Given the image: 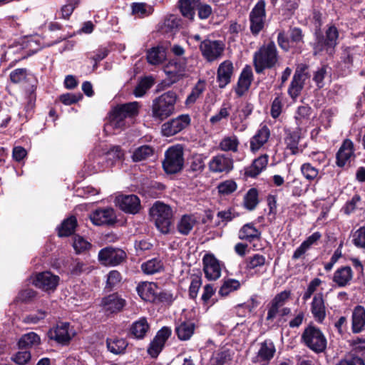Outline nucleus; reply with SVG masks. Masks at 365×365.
<instances>
[{
  "mask_svg": "<svg viewBox=\"0 0 365 365\" xmlns=\"http://www.w3.org/2000/svg\"><path fill=\"white\" fill-rule=\"evenodd\" d=\"M138 110L139 103L136 101L115 108L110 113L109 123L106 125L105 130L125 128L132 123L133 118L138 114Z\"/></svg>",
  "mask_w": 365,
  "mask_h": 365,
  "instance_id": "f257e3e1",
  "label": "nucleus"
},
{
  "mask_svg": "<svg viewBox=\"0 0 365 365\" xmlns=\"http://www.w3.org/2000/svg\"><path fill=\"white\" fill-rule=\"evenodd\" d=\"M279 55L276 45L271 41L263 44L253 57L256 73H261L267 68H274L278 63Z\"/></svg>",
  "mask_w": 365,
  "mask_h": 365,
  "instance_id": "f03ea898",
  "label": "nucleus"
},
{
  "mask_svg": "<svg viewBox=\"0 0 365 365\" xmlns=\"http://www.w3.org/2000/svg\"><path fill=\"white\" fill-rule=\"evenodd\" d=\"M150 215L157 229L163 234H168L173 225L172 208L163 202H156L150 209Z\"/></svg>",
  "mask_w": 365,
  "mask_h": 365,
  "instance_id": "7ed1b4c3",
  "label": "nucleus"
},
{
  "mask_svg": "<svg viewBox=\"0 0 365 365\" xmlns=\"http://www.w3.org/2000/svg\"><path fill=\"white\" fill-rule=\"evenodd\" d=\"M339 31L336 26H330L325 32V36L318 31L315 33V42L313 45L314 54L321 55L325 53L332 55L338 44Z\"/></svg>",
  "mask_w": 365,
  "mask_h": 365,
  "instance_id": "20e7f679",
  "label": "nucleus"
},
{
  "mask_svg": "<svg viewBox=\"0 0 365 365\" xmlns=\"http://www.w3.org/2000/svg\"><path fill=\"white\" fill-rule=\"evenodd\" d=\"M176 101L177 94L172 91H168L155 98L152 106L153 117L160 120L168 118L175 110Z\"/></svg>",
  "mask_w": 365,
  "mask_h": 365,
  "instance_id": "39448f33",
  "label": "nucleus"
},
{
  "mask_svg": "<svg viewBox=\"0 0 365 365\" xmlns=\"http://www.w3.org/2000/svg\"><path fill=\"white\" fill-rule=\"evenodd\" d=\"M302 342L315 353H322L327 348V339L321 329L315 326L309 325L302 334Z\"/></svg>",
  "mask_w": 365,
  "mask_h": 365,
  "instance_id": "423d86ee",
  "label": "nucleus"
},
{
  "mask_svg": "<svg viewBox=\"0 0 365 365\" xmlns=\"http://www.w3.org/2000/svg\"><path fill=\"white\" fill-rule=\"evenodd\" d=\"M183 164V150L181 146H172L166 150L163 167L167 173H177L182 170Z\"/></svg>",
  "mask_w": 365,
  "mask_h": 365,
  "instance_id": "0eeeda50",
  "label": "nucleus"
},
{
  "mask_svg": "<svg viewBox=\"0 0 365 365\" xmlns=\"http://www.w3.org/2000/svg\"><path fill=\"white\" fill-rule=\"evenodd\" d=\"M265 6V1L259 0L250 14V30L254 35H257L264 28L266 17Z\"/></svg>",
  "mask_w": 365,
  "mask_h": 365,
  "instance_id": "6e6552de",
  "label": "nucleus"
},
{
  "mask_svg": "<svg viewBox=\"0 0 365 365\" xmlns=\"http://www.w3.org/2000/svg\"><path fill=\"white\" fill-rule=\"evenodd\" d=\"M98 260L105 266H117L126 258V253L121 249L106 247L98 252Z\"/></svg>",
  "mask_w": 365,
  "mask_h": 365,
  "instance_id": "1a4fd4ad",
  "label": "nucleus"
},
{
  "mask_svg": "<svg viewBox=\"0 0 365 365\" xmlns=\"http://www.w3.org/2000/svg\"><path fill=\"white\" fill-rule=\"evenodd\" d=\"M190 121L189 115H180L163 123L161 127V133L166 137L173 136L187 128L190 124Z\"/></svg>",
  "mask_w": 365,
  "mask_h": 365,
  "instance_id": "9d476101",
  "label": "nucleus"
},
{
  "mask_svg": "<svg viewBox=\"0 0 365 365\" xmlns=\"http://www.w3.org/2000/svg\"><path fill=\"white\" fill-rule=\"evenodd\" d=\"M257 346V351L255 356L252 357V361L260 365H268L276 352L274 342L271 339H265L264 341L259 343Z\"/></svg>",
  "mask_w": 365,
  "mask_h": 365,
  "instance_id": "9b49d317",
  "label": "nucleus"
},
{
  "mask_svg": "<svg viewBox=\"0 0 365 365\" xmlns=\"http://www.w3.org/2000/svg\"><path fill=\"white\" fill-rule=\"evenodd\" d=\"M200 50L202 56L207 61L212 62L222 56L224 44L220 41L205 39L200 43Z\"/></svg>",
  "mask_w": 365,
  "mask_h": 365,
  "instance_id": "f8f14e48",
  "label": "nucleus"
},
{
  "mask_svg": "<svg viewBox=\"0 0 365 365\" xmlns=\"http://www.w3.org/2000/svg\"><path fill=\"white\" fill-rule=\"evenodd\" d=\"M125 304V300L118 293H113L103 297L101 302L102 310L106 315L120 312Z\"/></svg>",
  "mask_w": 365,
  "mask_h": 365,
  "instance_id": "ddd939ff",
  "label": "nucleus"
},
{
  "mask_svg": "<svg viewBox=\"0 0 365 365\" xmlns=\"http://www.w3.org/2000/svg\"><path fill=\"white\" fill-rule=\"evenodd\" d=\"M90 219L97 226L112 225L116 222V215L111 207L100 208L91 213Z\"/></svg>",
  "mask_w": 365,
  "mask_h": 365,
  "instance_id": "4468645a",
  "label": "nucleus"
},
{
  "mask_svg": "<svg viewBox=\"0 0 365 365\" xmlns=\"http://www.w3.org/2000/svg\"><path fill=\"white\" fill-rule=\"evenodd\" d=\"M58 276L52 274L51 272H43L38 273L34 279V284L46 292H53L59 282Z\"/></svg>",
  "mask_w": 365,
  "mask_h": 365,
  "instance_id": "2eb2a0df",
  "label": "nucleus"
},
{
  "mask_svg": "<svg viewBox=\"0 0 365 365\" xmlns=\"http://www.w3.org/2000/svg\"><path fill=\"white\" fill-rule=\"evenodd\" d=\"M171 335V329L167 327H163L160 329L154 339L151 341L149 347L148 348V354L153 357H157L163 348L164 347L165 341Z\"/></svg>",
  "mask_w": 365,
  "mask_h": 365,
  "instance_id": "dca6fc26",
  "label": "nucleus"
},
{
  "mask_svg": "<svg viewBox=\"0 0 365 365\" xmlns=\"http://www.w3.org/2000/svg\"><path fill=\"white\" fill-rule=\"evenodd\" d=\"M208 166L212 173H228L233 169V159L225 154H217L211 158Z\"/></svg>",
  "mask_w": 365,
  "mask_h": 365,
  "instance_id": "f3484780",
  "label": "nucleus"
},
{
  "mask_svg": "<svg viewBox=\"0 0 365 365\" xmlns=\"http://www.w3.org/2000/svg\"><path fill=\"white\" fill-rule=\"evenodd\" d=\"M291 296L290 291H282L276 294L268 305L267 315L266 319L272 321L279 313L282 308L289 299Z\"/></svg>",
  "mask_w": 365,
  "mask_h": 365,
  "instance_id": "a211bd4d",
  "label": "nucleus"
},
{
  "mask_svg": "<svg viewBox=\"0 0 365 365\" xmlns=\"http://www.w3.org/2000/svg\"><path fill=\"white\" fill-rule=\"evenodd\" d=\"M203 271L208 280H216L221 275V265L212 254H206L202 258Z\"/></svg>",
  "mask_w": 365,
  "mask_h": 365,
  "instance_id": "6ab92c4d",
  "label": "nucleus"
},
{
  "mask_svg": "<svg viewBox=\"0 0 365 365\" xmlns=\"http://www.w3.org/2000/svg\"><path fill=\"white\" fill-rule=\"evenodd\" d=\"M120 209L127 213L135 214L140 209V201L135 195H120L115 198Z\"/></svg>",
  "mask_w": 365,
  "mask_h": 365,
  "instance_id": "aec40b11",
  "label": "nucleus"
},
{
  "mask_svg": "<svg viewBox=\"0 0 365 365\" xmlns=\"http://www.w3.org/2000/svg\"><path fill=\"white\" fill-rule=\"evenodd\" d=\"M310 311L317 322L322 323L324 322L327 316V308L323 293H317L313 297Z\"/></svg>",
  "mask_w": 365,
  "mask_h": 365,
  "instance_id": "412c9836",
  "label": "nucleus"
},
{
  "mask_svg": "<svg viewBox=\"0 0 365 365\" xmlns=\"http://www.w3.org/2000/svg\"><path fill=\"white\" fill-rule=\"evenodd\" d=\"M305 68L306 67L304 66L300 69L298 68L296 70L288 88V93L294 100L299 96L304 88V81L307 78V75L304 72Z\"/></svg>",
  "mask_w": 365,
  "mask_h": 365,
  "instance_id": "4be33fe9",
  "label": "nucleus"
},
{
  "mask_svg": "<svg viewBox=\"0 0 365 365\" xmlns=\"http://www.w3.org/2000/svg\"><path fill=\"white\" fill-rule=\"evenodd\" d=\"M354 144L349 139L345 140L336 153V165L339 167H344L346 163H350L351 158H354Z\"/></svg>",
  "mask_w": 365,
  "mask_h": 365,
  "instance_id": "5701e85b",
  "label": "nucleus"
},
{
  "mask_svg": "<svg viewBox=\"0 0 365 365\" xmlns=\"http://www.w3.org/2000/svg\"><path fill=\"white\" fill-rule=\"evenodd\" d=\"M159 290V287L154 282H144L137 287L138 294L141 299L150 302H154L157 300Z\"/></svg>",
  "mask_w": 365,
  "mask_h": 365,
  "instance_id": "b1692460",
  "label": "nucleus"
},
{
  "mask_svg": "<svg viewBox=\"0 0 365 365\" xmlns=\"http://www.w3.org/2000/svg\"><path fill=\"white\" fill-rule=\"evenodd\" d=\"M68 329L69 323L60 322L57 324L56 327L49 330L48 336L51 339H53L58 343L66 344L71 339Z\"/></svg>",
  "mask_w": 365,
  "mask_h": 365,
  "instance_id": "393cba45",
  "label": "nucleus"
},
{
  "mask_svg": "<svg viewBox=\"0 0 365 365\" xmlns=\"http://www.w3.org/2000/svg\"><path fill=\"white\" fill-rule=\"evenodd\" d=\"M233 71V63L230 61L227 60L220 64L217 74L220 88H223L230 83Z\"/></svg>",
  "mask_w": 365,
  "mask_h": 365,
  "instance_id": "a878e982",
  "label": "nucleus"
},
{
  "mask_svg": "<svg viewBox=\"0 0 365 365\" xmlns=\"http://www.w3.org/2000/svg\"><path fill=\"white\" fill-rule=\"evenodd\" d=\"M270 130L266 125H262L250 140V150L252 152L259 150L269 140Z\"/></svg>",
  "mask_w": 365,
  "mask_h": 365,
  "instance_id": "bb28decb",
  "label": "nucleus"
},
{
  "mask_svg": "<svg viewBox=\"0 0 365 365\" xmlns=\"http://www.w3.org/2000/svg\"><path fill=\"white\" fill-rule=\"evenodd\" d=\"M150 331V325L145 317L135 321L129 329V334L134 339H143Z\"/></svg>",
  "mask_w": 365,
  "mask_h": 365,
  "instance_id": "cd10ccee",
  "label": "nucleus"
},
{
  "mask_svg": "<svg viewBox=\"0 0 365 365\" xmlns=\"http://www.w3.org/2000/svg\"><path fill=\"white\" fill-rule=\"evenodd\" d=\"M365 328V308L361 305L356 306L351 314V330L354 334L361 332Z\"/></svg>",
  "mask_w": 365,
  "mask_h": 365,
  "instance_id": "c85d7f7f",
  "label": "nucleus"
},
{
  "mask_svg": "<svg viewBox=\"0 0 365 365\" xmlns=\"http://www.w3.org/2000/svg\"><path fill=\"white\" fill-rule=\"evenodd\" d=\"M322 237V235L319 232H314L308 237L299 247L294 252L292 259L294 260L304 257V254L312 247V246L317 244V242Z\"/></svg>",
  "mask_w": 365,
  "mask_h": 365,
  "instance_id": "c756f323",
  "label": "nucleus"
},
{
  "mask_svg": "<svg viewBox=\"0 0 365 365\" xmlns=\"http://www.w3.org/2000/svg\"><path fill=\"white\" fill-rule=\"evenodd\" d=\"M164 71L172 78H179L185 75L186 63L185 59L170 61L165 67Z\"/></svg>",
  "mask_w": 365,
  "mask_h": 365,
  "instance_id": "7c9ffc66",
  "label": "nucleus"
},
{
  "mask_svg": "<svg viewBox=\"0 0 365 365\" xmlns=\"http://www.w3.org/2000/svg\"><path fill=\"white\" fill-rule=\"evenodd\" d=\"M268 158V155L264 154L255 159L250 166L245 168V175L250 178L257 177L267 168Z\"/></svg>",
  "mask_w": 365,
  "mask_h": 365,
  "instance_id": "2f4dec72",
  "label": "nucleus"
},
{
  "mask_svg": "<svg viewBox=\"0 0 365 365\" xmlns=\"http://www.w3.org/2000/svg\"><path fill=\"white\" fill-rule=\"evenodd\" d=\"M353 278V272L350 267L345 266L337 269L333 276V282L339 287L349 284Z\"/></svg>",
  "mask_w": 365,
  "mask_h": 365,
  "instance_id": "473e14b6",
  "label": "nucleus"
},
{
  "mask_svg": "<svg viewBox=\"0 0 365 365\" xmlns=\"http://www.w3.org/2000/svg\"><path fill=\"white\" fill-rule=\"evenodd\" d=\"M252 72L250 68H245L242 70L237 82L235 92L238 96H242L248 91L252 81Z\"/></svg>",
  "mask_w": 365,
  "mask_h": 365,
  "instance_id": "72a5a7b5",
  "label": "nucleus"
},
{
  "mask_svg": "<svg viewBox=\"0 0 365 365\" xmlns=\"http://www.w3.org/2000/svg\"><path fill=\"white\" fill-rule=\"evenodd\" d=\"M261 232L254 226L252 223H247L242 226L238 233L240 240L250 242L259 240Z\"/></svg>",
  "mask_w": 365,
  "mask_h": 365,
  "instance_id": "f704fd0d",
  "label": "nucleus"
},
{
  "mask_svg": "<svg viewBox=\"0 0 365 365\" xmlns=\"http://www.w3.org/2000/svg\"><path fill=\"white\" fill-rule=\"evenodd\" d=\"M166 59L165 49L163 46L153 47L147 51V61L152 65H160Z\"/></svg>",
  "mask_w": 365,
  "mask_h": 365,
  "instance_id": "c9c22d12",
  "label": "nucleus"
},
{
  "mask_svg": "<svg viewBox=\"0 0 365 365\" xmlns=\"http://www.w3.org/2000/svg\"><path fill=\"white\" fill-rule=\"evenodd\" d=\"M128 344L127 341L123 338H108L106 340L108 351L114 354H124Z\"/></svg>",
  "mask_w": 365,
  "mask_h": 365,
  "instance_id": "e433bc0d",
  "label": "nucleus"
},
{
  "mask_svg": "<svg viewBox=\"0 0 365 365\" xmlns=\"http://www.w3.org/2000/svg\"><path fill=\"white\" fill-rule=\"evenodd\" d=\"M240 140L235 135L225 136L220 142L218 148L224 152L236 153L238 151Z\"/></svg>",
  "mask_w": 365,
  "mask_h": 365,
  "instance_id": "4c0bfd02",
  "label": "nucleus"
},
{
  "mask_svg": "<svg viewBox=\"0 0 365 365\" xmlns=\"http://www.w3.org/2000/svg\"><path fill=\"white\" fill-rule=\"evenodd\" d=\"M196 223L195 217L192 215H184L177 224V230L181 235H187Z\"/></svg>",
  "mask_w": 365,
  "mask_h": 365,
  "instance_id": "58836bf2",
  "label": "nucleus"
},
{
  "mask_svg": "<svg viewBox=\"0 0 365 365\" xmlns=\"http://www.w3.org/2000/svg\"><path fill=\"white\" fill-rule=\"evenodd\" d=\"M259 202L258 190L256 188L252 187L250 188L245 195L242 205L246 210L252 211L257 207Z\"/></svg>",
  "mask_w": 365,
  "mask_h": 365,
  "instance_id": "ea45409f",
  "label": "nucleus"
},
{
  "mask_svg": "<svg viewBox=\"0 0 365 365\" xmlns=\"http://www.w3.org/2000/svg\"><path fill=\"white\" fill-rule=\"evenodd\" d=\"M41 339L37 334L29 332L21 336L18 341V346L20 349H29L39 345Z\"/></svg>",
  "mask_w": 365,
  "mask_h": 365,
  "instance_id": "a19ab883",
  "label": "nucleus"
},
{
  "mask_svg": "<svg viewBox=\"0 0 365 365\" xmlns=\"http://www.w3.org/2000/svg\"><path fill=\"white\" fill-rule=\"evenodd\" d=\"M163 269V264L160 259L153 258L143 262L141 269L145 274H154Z\"/></svg>",
  "mask_w": 365,
  "mask_h": 365,
  "instance_id": "79ce46f5",
  "label": "nucleus"
},
{
  "mask_svg": "<svg viewBox=\"0 0 365 365\" xmlns=\"http://www.w3.org/2000/svg\"><path fill=\"white\" fill-rule=\"evenodd\" d=\"M200 0H180V10L183 16L192 19L195 8L199 4Z\"/></svg>",
  "mask_w": 365,
  "mask_h": 365,
  "instance_id": "37998d69",
  "label": "nucleus"
},
{
  "mask_svg": "<svg viewBox=\"0 0 365 365\" xmlns=\"http://www.w3.org/2000/svg\"><path fill=\"white\" fill-rule=\"evenodd\" d=\"M154 153L153 147L148 145H141L137 148L131 156L133 162H140L145 160Z\"/></svg>",
  "mask_w": 365,
  "mask_h": 365,
  "instance_id": "c03bdc74",
  "label": "nucleus"
},
{
  "mask_svg": "<svg viewBox=\"0 0 365 365\" xmlns=\"http://www.w3.org/2000/svg\"><path fill=\"white\" fill-rule=\"evenodd\" d=\"M205 90V83L204 81L199 80L196 85L192 88L190 93L187 96L185 100V105L190 106L194 104L196 101L200 98Z\"/></svg>",
  "mask_w": 365,
  "mask_h": 365,
  "instance_id": "a18cd8bd",
  "label": "nucleus"
},
{
  "mask_svg": "<svg viewBox=\"0 0 365 365\" xmlns=\"http://www.w3.org/2000/svg\"><path fill=\"white\" fill-rule=\"evenodd\" d=\"M77 225V220L75 217H70L66 219L61 224L58 230V235L60 237H68L71 235Z\"/></svg>",
  "mask_w": 365,
  "mask_h": 365,
  "instance_id": "49530a36",
  "label": "nucleus"
},
{
  "mask_svg": "<svg viewBox=\"0 0 365 365\" xmlns=\"http://www.w3.org/2000/svg\"><path fill=\"white\" fill-rule=\"evenodd\" d=\"M266 262L265 257L259 254H255L247 259L246 269L247 270H255L257 272L262 267Z\"/></svg>",
  "mask_w": 365,
  "mask_h": 365,
  "instance_id": "de8ad7c7",
  "label": "nucleus"
},
{
  "mask_svg": "<svg viewBox=\"0 0 365 365\" xmlns=\"http://www.w3.org/2000/svg\"><path fill=\"white\" fill-rule=\"evenodd\" d=\"M194 324L191 322H182L175 329V331L180 340H187L194 332Z\"/></svg>",
  "mask_w": 365,
  "mask_h": 365,
  "instance_id": "09e8293b",
  "label": "nucleus"
},
{
  "mask_svg": "<svg viewBox=\"0 0 365 365\" xmlns=\"http://www.w3.org/2000/svg\"><path fill=\"white\" fill-rule=\"evenodd\" d=\"M299 135L296 132L289 133L284 138V143L286 148L289 150L292 155H296L299 153Z\"/></svg>",
  "mask_w": 365,
  "mask_h": 365,
  "instance_id": "8fccbe9b",
  "label": "nucleus"
},
{
  "mask_svg": "<svg viewBox=\"0 0 365 365\" xmlns=\"http://www.w3.org/2000/svg\"><path fill=\"white\" fill-rule=\"evenodd\" d=\"M301 172L304 177L309 181H318L321 178L319 170L309 163L302 164L301 166Z\"/></svg>",
  "mask_w": 365,
  "mask_h": 365,
  "instance_id": "3c124183",
  "label": "nucleus"
},
{
  "mask_svg": "<svg viewBox=\"0 0 365 365\" xmlns=\"http://www.w3.org/2000/svg\"><path fill=\"white\" fill-rule=\"evenodd\" d=\"M240 287V283L238 280L234 279H228L224 281L221 286L219 294L221 296H227L230 292L237 290Z\"/></svg>",
  "mask_w": 365,
  "mask_h": 365,
  "instance_id": "603ef678",
  "label": "nucleus"
},
{
  "mask_svg": "<svg viewBox=\"0 0 365 365\" xmlns=\"http://www.w3.org/2000/svg\"><path fill=\"white\" fill-rule=\"evenodd\" d=\"M151 7L145 3H133L132 5V12L139 17H144L151 14Z\"/></svg>",
  "mask_w": 365,
  "mask_h": 365,
  "instance_id": "864d4df0",
  "label": "nucleus"
},
{
  "mask_svg": "<svg viewBox=\"0 0 365 365\" xmlns=\"http://www.w3.org/2000/svg\"><path fill=\"white\" fill-rule=\"evenodd\" d=\"M47 314V312L39 309L35 313H32L26 316L24 318L23 322L26 324H37L40 321L45 319Z\"/></svg>",
  "mask_w": 365,
  "mask_h": 365,
  "instance_id": "5fc2aeb1",
  "label": "nucleus"
},
{
  "mask_svg": "<svg viewBox=\"0 0 365 365\" xmlns=\"http://www.w3.org/2000/svg\"><path fill=\"white\" fill-rule=\"evenodd\" d=\"M73 247L76 253H81L88 250L91 247V244L83 237L77 235L74 237Z\"/></svg>",
  "mask_w": 365,
  "mask_h": 365,
  "instance_id": "6e6d98bb",
  "label": "nucleus"
},
{
  "mask_svg": "<svg viewBox=\"0 0 365 365\" xmlns=\"http://www.w3.org/2000/svg\"><path fill=\"white\" fill-rule=\"evenodd\" d=\"M202 285V278L200 276L194 275L192 277L191 283L189 287V295L190 298H196L198 291Z\"/></svg>",
  "mask_w": 365,
  "mask_h": 365,
  "instance_id": "4d7b16f0",
  "label": "nucleus"
},
{
  "mask_svg": "<svg viewBox=\"0 0 365 365\" xmlns=\"http://www.w3.org/2000/svg\"><path fill=\"white\" fill-rule=\"evenodd\" d=\"M237 187L236 182L230 180L221 182L217 188L220 193L230 195L236 190Z\"/></svg>",
  "mask_w": 365,
  "mask_h": 365,
  "instance_id": "13d9d810",
  "label": "nucleus"
},
{
  "mask_svg": "<svg viewBox=\"0 0 365 365\" xmlns=\"http://www.w3.org/2000/svg\"><path fill=\"white\" fill-rule=\"evenodd\" d=\"M230 359V356L228 351H221L213 354L211 363L212 365H224Z\"/></svg>",
  "mask_w": 365,
  "mask_h": 365,
  "instance_id": "bf43d9fd",
  "label": "nucleus"
},
{
  "mask_svg": "<svg viewBox=\"0 0 365 365\" xmlns=\"http://www.w3.org/2000/svg\"><path fill=\"white\" fill-rule=\"evenodd\" d=\"M321 283L322 281L319 278H314V279H312L308 284L307 289L302 296V299L304 302H307L314 293V292L317 290V287L321 284Z\"/></svg>",
  "mask_w": 365,
  "mask_h": 365,
  "instance_id": "052dcab7",
  "label": "nucleus"
},
{
  "mask_svg": "<svg viewBox=\"0 0 365 365\" xmlns=\"http://www.w3.org/2000/svg\"><path fill=\"white\" fill-rule=\"evenodd\" d=\"M108 159L115 160H121L124 158V152L119 145L112 146L106 153Z\"/></svg>",
  "mask_w": 365,
  "mask_h": 365,
  "instance_id": "680f3d73",
  "label": "nucleus"
},
{
  "mask_svg": "<svg viewBox=\"0 0 365 365\" xmlns=\"http://www.w3.org/2000/svg\"><path fill=\"white\" fill-rule=\"evenodd\" d=\"M121 279V274L118 271L112 270L108 274L106 286L112 289L120 282Z\"/></svg>",
  "mask_w": 365,
  "mask_h": 365,
  "instance_id": "e2e57ef3",
  "label": "nucleus"
},
{
  "mask_svg": "<svg viewBox=\"0 0 365 365\" xmlns=\"http://www.w3.org/2000/svg\"><path fill=\"white\" fill-rule=\"evenodd\" d=\"M327 75V66H323L318 68L314 75L313 80L316 83L318 88H321L324 86V79Z\"/></svg>",
  "mask_w": 365,
  "mask_h": 365,
  "instance_id": "0e129e2a",
  "label": "nucleus"
},
{
  "mask_svg": "<svg viewBox=\"0 0 365 365\" xmlns=\"http://www.w3.org/2000/svg\"><path fill=\"white\" fill-rule=\"evenodd\" d=\"M311 111V107L307 105L299 106L295 113L296 120L302 123L304 120L308 119Z\"/></svg>",
  "mask_w": 365,
  "mask_h": 365,
  "instance_id": "69168bd1",
  "label": "nucleus"
},
{
  "mask_svg": "<svg viewBox=\"0 0 365 365\" xmlns=\"http://www.w3.org/2000/svg\"><path fill=\"white\" fill-rule=\"evenodd\" d=\"M353 242L357 247L365 248V227H361L356 231Z\"/></svg>",
  "mask_w": 365,
  "mask_h": 365,
  "instance_id": "338daca9",
  "label": "nucleus"
},
{
  "mask_svg": "<svg viewBox=\"0 0 365 365\" xmlns=\"http://www.w3.org/2000/svg\"><path fill=\"white\" fill-rule=\"evenodd\" d=\"M336 365H365L364 360L356 356H347Z\"/></svg>",
  "mask_w": 365,
  "mask_h": 365,
  "instance_id": "774afa93",
  "label": "nucleus"
}]
</instances>
